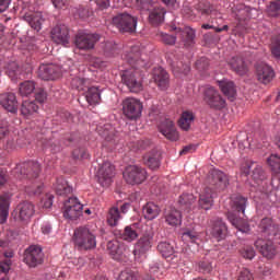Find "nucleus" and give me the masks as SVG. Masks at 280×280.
<instances>
[{"instance_id":"47","label":"nucleus","mask_w":280,"mask_h":280,"mask_svg":"<svg viewBox=\"0 0 280 280\" xmlns=\"http://www.w3.org/2000/svg\"><path fill=\"white\" fill-rule=\"evenodd\" d=\"M182 240L186 244H196L199 241V233L195 230H185L182 232Z\"/></svg>"},{"instance_id":"61","label":"nucleus","mask_w":280,"mask_h":280,"mask_svg":"<svg viewBox=\"0 0 280 280\" xmlns=\"http://www.w3.org/2000/svg\"><path fill=\"white\" fill-rule=\"evenodd\" d=\"M10 133L9 121L0 119V140H3Z\"/></svg>"},{"instance_id":"60","label":"nucleus","mask_w":280,"mask_h":280,"mask_svg":"<svg viewBox=\"0 0 280 280\" xmlns=\"http://www.w3.org/2000/svg\"><path fill=\"white\" fill-rule=\"evenodd\" d=\"M213 267L209 260H200V262L197 266V270L201 273H210L212 271Z\"/></svg>"},{"instance_id":"54","label":"nucleus","mask_w":280,"mask_h":280,"mask_svg":"<svg viewBox=\"0 0 280 280\" xmlns=\"http://www.w3.org/2000/svg\"><path fill=\"white\" fill-rule=\"evenodd\" d=\"M139 277L140 275L138 271L126 269L119 273L118 280H138Z\"/></svg>"},{"instance_id":"11","label":"nucleus","mask_w":280,"mask_h":280,"mask_svg":"<svg viewBox=\"0 0 280 280\" xmlns=\"http://www.w3.org/2000/svg\"><path fill=\"white\" fill-rule=\"evenodd\" d=\"M96 130L98 136L105 140V142H103L105 148L113 149L118 144L119 140L116 129L110 124L98 125Z\"/></svg>"},{"instance_id":"2","label":"nucleus","mask_w":280,"mask_h":280,"mask_svg":"<svg viewBox=\"0 0 280 280\" xmlns=\"http://www.w3.org/2000/svg\"><path fill=\"white\" fill-rule=\"evenodd\" d=\"M75 246L80 250H92L96 247V235L88 226H79L73 234Z\"/></svg>"},{"instance_id":"36","label":"nucleus","mask_w":280,"mask_h":280,"mask_svg":"<svg viewBox=\"0 0 280 280\" xmlns=\"http://www.w3.org/2000/svg\"><path fill=\"white\" fill-rule=\"evenodd\" d=\"M247 207V198L241 195H234L231 197V209L233 212L245 214Z\"/></svg>"},{"instance_id":"15","label":"nucleus","mask_w":280,"mask_h":280,"mask_svg":"<svg viewBox=\"0 0 280 280\" xmlns=\"http://www.w3.org/2000/svg\"><path fill=\"white\" fill-rule=\"evenodd\" d=\"M107 250L109 252L110 258L115 261H118L120 264H126L129 261V252H127L125 246L120 245L118 242H107Z\"/></svg>"},{"instance_id":"14","label":"nucleus","mask_w":280,"mask_h":280,"mask_svg":"<svg viewBox=\"0 0 280 280\" xmlns=\"http://www.w3.org/2000/svg\"><path fill=\"white\" fill-rule=\"evenodd\" d=\"M209 187L214 190H224L229 184L230 179L229 176L219 170H212L208 177Z\"/></svg>"},{"instance_id":"33","label":"nucleus","mask_w":280,"mask_h":280,"mask_svg":"<svg viewBox=\"0 0 280 280\" xmlns=\"http://www.w3.org/2000/svg\"><path fill=\"white\" fill-rule=\"evenodd\" d=\"M164 218L170 226H178L182 223V213L175 208H167L164 212Z\"/></svg>"},{"instance_id":"7","label":"nucleus","mask_w":280,"mask_h":280,"mask_svg":"<svg viewBox=\"0 0 280 280\" xmlns=\"http://www.w3.org/2000/svg\"><path fill=\"white\" fill-rule=\"evenodd\" d=\"M143 105L140 100L127 97L122 101V114L129 120H137L141 117Z\"/></svg>"},{"instance_id":"64","label":"nucleus","mask_w":280,"mask_h":280,"mask_svg":"<svg viewBox=\"0 0 280 280\" xmlns=\"http://www.w3.org/2000/svg\"><path fill=\"white\" fill-rule=\"evenodd\" d=\"M237 280H255L253 273L248 269H243L237 276Z\"/></svg>"},{"instance_id":"1","label":"nucleus","mask_w":280,"mask_h":280,"mask_svg":"<svg viewBox=\"0 0 280 280\" xmlns=\"http://www.w3.org/2000/svg\"><path fill=\"white\" fill-rule=\"evenodd\" d=\"M124 59L132 69L126 70L121 74V82L130 93L138 94L143 91V84L138 70L147 67V60L142 58L140 48L135 46L124 56Z\"/></svg>"},{"instance_id":"44","label":"nucleus","mask_w":280,"mask_h":280,"mask_svg":"<svg viewBox=\"0 0 280 280\" xmlns=\"http://www.w3.org/2000/svg\"><path fill=\"white\" fill-rule=\"evenodd\" d=\"M158 252L164 257L168 258L174 255L175 248L174 245L167 241H162L158 244Z\"/></svg>"},{"instance_id":"53","label":"nucleus","mask_w":280,"mask_h":280,"mask_svg":"<svg viewBox=\"0 0 280 280\" xmlns=\"http://www.w3.org/2000/svg\"><path fill=\"white\" fill-rule=\"evenodd\" d=\"M25 191L28 196H40L43 192V184L35 182L32 185L26 186Z\"/></svg>"},{"instance_id":"17","label":"nucleus","mask_w":280,"mask_h":280,"mask_svg":"<svg viewBox=\"0 0 280 280\" xmlns=\"http://www.w3.org/2000/svg\"><path fill=\"white\" fill-rule=\"evenodd\" d=\"M98 184L103 187H109L113 183V178L115 177V166L109 162L103 163L101 167H98Z\"/></svg>"},{"instance_id":"38","label":"nucleus","mask_w":280,"mask_h":280,"mask_svg":"<svg viewBox=\"0 0 280 280\" xmlns=\"http://www.w3.org/2000/svg\"><path fill=\"white\" fill-rule=\"evenodd\" d=\"M165 20V9L164 8H154L149 13V22L153 26L161 25Z\"/></svg>"},{"instance_id":"16","label":"nucleus","mask_w":280,"mask_h":280,"mask_svg":"<svg viewBox=\"0 0 280 280\" xmlns=\"http://www.w3.org/2000/svg\"><path fill=\"white\" fill-rule=\"evenodd\" d=\"M205 102L212 108L221 110L225 108L226 102L221 96L220 92L214 88H208L205 93Z\"/></svg>"},{"instance_id":"22","label":"nucleus","mask_w":280,"mask_h":280,"mask_svg":"<svg viewBox=\"0 0 280 280\" xmlns=\"http://www.w3.org/2000/svg\"><path fill=\"white\" fill-rule=\"evenodd\" d=\"M255 246L266 258L271 259L272 257H275V255H277V247L275 246L271 237H269L268 240L258 238L255 242Z\"/></svg>"},{"instance_id":"63","label":"nucleus","mask_w":280,"mask_h":280,"mask_svg":"<svg viewBox=\"0 0 280 280\" xmlns=\"http://www.w3.org/2000/svg\"><path fill=\"white\" fill-rule=\"evenodd\" d=\"M198 10L201 12L202 15H210L212 14L214 8L210 2L199 3Z\"/></svg>"},{"instance_id":"10","label":"nucleus","mask_w":280,"mask_h":280,"mask_svg":"<svg viewBox=\"0 0 280 280\" xmlns=\"http://www.w3.org/2000/svg\"><path fill=\"white\" fill-rule=\"evenodd\" d=\"M83 206L75 197H70L63 202V218L70 221H77L82 215Z\"/></svg>"},{"instance_id":"4","label":"nucleus","mask_w":280,"mask_h":280,"mask_svg":"<svg viewBox=\"0 0 280 280\" xmlns=\"http://www.w3.org/2000/svg\"><path fill=\"white\" fill-rule=\"evenodd\" d=\"M154 244V232H144L140 238L136 242L133 247L135 259H145L148 253L152 249Z\"/></svg>"},{"instance_id":"59","label":"nucleus","mask_w":280,"mask_h":280,"mask_svg":"<svg viewBox=\"0 0 280 280\" xmlns=\"http://www.w3.org/2000/svg\"><path fill=\"white\" fill-rule=\"evenodd\" d=\"M189 70H190V67L187 63L184 65L183 62H177L173 65V72L175 74H178V73L187 74Z\"/></svg>"},{"instance_id":"24","label":"nucleus","mask_w":280,"mask_h":280,"mask_svg":"<svg viewBox=\"0 0 280 280\" xmlns=\"http://www.w3.org/2000/svg\"><path fill=\"white\" fill-rule=\"evenodd\" d=\"M51 39L56 44L67 46L69 44V30L65 24L55 26L51 31Z\"/></svg>"},{"instance_id":"41","label":"nucleus","mask_w":280,"mask_h":280,"mask_svg":"<svg viewBox=\"0 0 280 280\" xmlns=\"http://www.w3.org/2000/svg\"><path fill=\"white\" fill-rule=\"evenodd\" d=\"M178 202L189 213L192 210L194 202H196V197L192 194L184 192L179 196Z\"/></svg>"},{"instance_id":"55","label":"nucleus","mask_w":280,"mask_h":280,"mask_svg":"<svg viewBox=\"0 0 280 280\" xmlns=\"http://www.w3.org/2000/svg\"><path fill=\"white\" fill-rule=\"evenodd\" d=\"M240 255L244 259L253 260L256 257V252L253 246H244L240 249Z\"/></svg>"},{"instance_id":"9","label":"nucleus","mask_w":280,"mask_h":280,"mask_svg":"<svg viewBox=\"0 0 280 280\" xmlns=\"http://www.w3.org/2000/svg\"><path fill=\"white\" fill-rule=\"evenodd\" d=\"M35 205L31 201H24L16 206L12 215L15 221L28 223L35 215Z\"/></svg>"},{"instance_id":"37","label":"nucleus","mask_w":280,"mask_h":280,"mask_svg":"<svg viewBox=\"0 0 280 280\" xmlns=\"http://www.w3.org/2000/svg\"><path fill=\"white\" fill-rule=\"evenodd\" d=\"M10 194L3 192L0 195V221L4 223L9 217Z\"/></svg>"},{"instance_id":"26","label":"nucleus","mask_w":280,"mask_h":280,"mask_svg":"<svg viewBox=\"0 0 280 280\" xmlns=\"http://www.w3.org/2000/svg\"><path fill=\"white\" fill-rule=\"evenodd\" d=\"M23 20L36 32H39L43 30V23L45 22V18H43V13L27 12L23 15Z\"/></svg>"},{"instance_id":"3","label":"nucleus","mask_w":280,"mask_h":280,"mask_svg":"<svg viewBox=\"0 0 280 280\" xmlns=\"http://www.w3.org/2000/svg\"><path fill=\"white\" fill-rule=\"evenodd\" d=\"M175 34L176 36H171L165 33H161L160 38L162 43L166 45H174L176 42V38H179L180 43L185 47L192 46L195 40V31H192V28H188V26H186L185 28H175Z\"/></svg>"},{"instance_id":"13","label":"nucleus","mask_w":280,"mask_h":280,"mask_svg":"<svg viewBox=\"0 0 280 280\" xmlns=\"http://www.w3.org/2000/svg\"><path fill=\"white\" fill-rule=\"evenodd\" d=\"M122 176L126 183L135 185L143 183L148 177V173L144 168L140 166L130 165L126 167Z\"/></svg>"},{"instance_id":"18","label":"nucleus","mask_w":280,"mask_h":280,"mask_svg":"<svg viewBox=\"0 0 280 280\" xmlns=\"http://www.w3.org/2000/svg\"><path fill=\"white\" fill-rule=\"evenodd\" d=\"M37 75L40 78V80L45 81L58 80V78L61 75V69L59 66L54 63H43L38 68Z\"/></svg>"},{"instance_id":"56","label":"nucleus","mask_w":280,"mask_h":280,"mask_svg":"<svg viewBox=\"0 0 280 280\" xmlns=\"http://www.w3.org/2000/svg\"><path fill=\"white\" fill-rule=\"evenodd\" d=\"M270 50L275 58L280 59V36H276L271 39Z\"/></svg>"},{"instance_id":"34","label":"nucleus","mask_w":280,"mask_h":280,"mask_svg":"<svg viewBox=\"0 0 280 280\" xmlns=\"http://www.w3.org/2000/svg\"><path fill=\"white\" fill-rule=\"evenodd\" d=\"M219 89H221V92H223V95L230 101L234 102L236 98V88L234 82L223 80L219 81Z\"/></svg>"},{"instance_id":"32","label":"nucleus","mask_w":280,"mask_h":280,"mask_svg":"<svg viewBox=\"0 0 280 280\" xmlns=\"http://www.w3.org/2000/svg\"><path fill=\"white\" fill-rule=\"evenodd\" d=\"M153 80L155 84L161 89L162 91H165L168 86V74L165 69L159 67L153 69Z\"/></svg>"},{"instance_id":"48","label":"nucleus","mask_w":280,"mask_h":280,"mask_svg":"<svg viewBox=\"0 0 280 280\" xmlns=\"http://www.w3.org/2000/svg\"><path fill=\"white\" fill-rule=\"evenodd\" d=\"M120 220L121 215L119 209L116 207L110 208L109 213H107V224L109 226H117Z\"/></svg>"},{"instance_id":"52","label":"nucleus","mask_w":280,"mask_h":280,"mask_svg":"<svg viewBox=\"0 0 280 280\" xmlns=\"http://www.w3.org/2000/svg\"><path fill=\"white\" fill-rule=\"evenodd\" d=\"M151 145V140H136L135 142H129V149L131 151L145 150Z\"/></svg>"},{"instance_id":"12","label":"nucleus","mask_w":280,"mask_h":280,"mask_svg":"<svg viewBox=\"0 0 280 280\" xmlns=\"http://www.w3.org/2000/svg\"><path fill=\"white\" fill-rule=\"evenodd\" d=\"M252 171V178L257 186H260L264 180L267 178L266 173L258 163L255 162H246L241 167V173L245 176H248Z\"/></svg>"},{"instance_id":"51","label":"nucleus","mask_w":280,"mask_h":280,"mask_svg":"<svg viewBox=\"0 0 280 280\" xmlns=\"http://www.w3.org/2000/svg\"><path fill=\"white\" fill-rule=\"evenodd\" d=\"M5 260H0V273H8L11 268V258L13 257V252L4 253Z\"/></svg>"},{"instance_id":"19","label":"nucleus","mask_w":280,"mask_h":280,"mask_svg":"<svg viewBox=\"0 0 280 280\" xmlns=\"http://www.w3.org/2000/svg\"><path fill=\"white\" fill-rule=\"evenodd\" d=\"M100 40L98 35L79 33L75 37V46L80 50H91L95 47V44Z\"/></svg>"},{"instance_id":"28","label":"nucleus","mask_w":280,"mask_h":280,"mask_svg":"<svg viewBox=\"0 0 280 280\" xmlns=\"http://www.w3.org/2000/svg\"><path fill=\"white\" fill-rule=\"evenodd\" d=\"M226 219L241 233H249L250 232V226H249L248 222L245 221L243 218L237 217L236 213L229 211L226 213Z\"/></svg>"},{"instance_id":"50","label":"nucleus","mask_w":280,"mask_h":280,"mask_svg":"<svg viewBox=\"0 0 280 280\" xmlns=\"http://www.w3.org/2000/svg\"><path fill=\"white\" fill-rule=\"evenodd\" d=\"M72 89H77L79 92H83L84 89H88L90 86V81L84 78L75 77L71 81Z\"/></svg>"},{"instance_id":"35","label":"nucleus","mask_w":280,"mask_h":280,"mask_svg":"<svg viewBox=\"0 0 280 280\" xmlns=\"http://www.w3.org/2000/svg\"><path fill=\"white\" fill-rule=\"evenodd\" d=\"M161 214V208L154 202H148L142 207V215L148 221H153Z\"/></svg>"},{"instance_id":"46","label":"nucleus","mask_w":280,"mask_h":280,"mask_svg":"<svg viewBox=\"0 0 280 280\" xmlns=\"http://www.w3.org/2000/svg\"><path fill=\"white\" fill-rule=\"evenodd\" d=\"M192 121H194L192 112L186 110L182 114V117L178 120V125L180 129H183L184 131H188Z\"/></svg>"},{"instance_id":"57","label":"nucleus","mask_w":280,"mask_h":280,"mask_svg":"<svg viewBox=\"0 0 280 280\" xmlns=\"http://www.w3.org/2000/svg\"><path fill=\"white\" fill-rule=\"evenodd\" d=\"M20 72L21 70L16 62L10 63L7 69V74L9 75V78H11V80H15L16 78H19Z\"/></svg>"},{"instance_id":"27","label":"nucleus","mask_w":280,"mask_h":280,"mask_svg":"<svg viewBox=\"0 0 280 280\" xmlns=\"http://www.w3.org/2000/svg\"><path fill=\"white\" fill-rule=\"evenodd\" d=\"M115 236H118L120 240L125 242L131 243L139 237L137 225L136 224L127 225L122 231L115 230Z\"/></svg>"},{"instance_id":"42","label":"nucleus","mask_w":280,"mask_h":280,"mask_svg":"<svg viewBox=\"0 0 280 280\" xmlns=\"http://www.w3.org/2000/svg\"><path fill=\"white\" fill-rule=\"evenodd\" d=\"M55 190L57 196H69L73 191L72 187L63 178L57 179Z\"/></svg>"},{"instance_id":"8","label":"nucleus","mask_w":280,"mask_h":280,"mask_svg":"<svg viewBox=\"0 0 280 280\" xmlns=\"http://www.w3.org/2000/svg\"><path fill=\"white\" fill-rule=\"evenodd\" d=\"M23 261L30 268H36L45 261V254H43V248L38 245H31L24 252Z\"/></svg>"},{"instance_id":"20","label":"nucleus","mask_w":280,"mask_h":280,"mask_svg":"<svg viewBox=\"0 0 280 280\" xmlns=\"http://www.w3.org/2000/svg\"><path fill=\"white\" fill-rule=\"evenodd\" d=\"M258 232L265 237H275L279 234V225L271 218H264L258 225Z\"/></svg>"},{"instance_id":"58","label":"nucleus","mask_w":280,"mask_h":280,"mask_svg":"<svg viewBox=\"0 0 280 280\" xmlns=\"http://www.w3.org/2000/svg\"><path fill=\"white\" fill-rule=\"evenodd\" d=\"M268 14L272 18L280 15V0L272 1L268 7Z\"/></svg>"},{"instance_id":"40","label":"nucleus","mask_w":280,"mask_h":280,"mask_svg":"<svg viewBox=\"0 0 280 280\" xmlns=\"http://www.w3.org/2000/svg\"><path fill=\"white\" fill-rule=\"evenodd\" d=\"M143 160L144 164L151 170H156L161 166V154L156 151L147 154Z\"/></svg>"},{"instance_id":"5","label":"nucleus","mask_w":280,"mask_h":280,"mask_svg":"<svg viewBox=\"0 0 280 280\" xmlns=\"http://www.w3.org/2000/svg\"><path fill=\"white\" fill-rule=\"evenodd\" d=\"M112 23L120 33H133L137 30L138 18L122 12L115 15Z\"/></svg>"},{"instance_id":"25","label":"nucleus","mask_w":280,"mask_h":280,"mask_svg":"<svg viewBox=\"0 0 280 280\" xmlns=\"http://www.w3.org/2000/svg\"><path fill=\"white\" fill-rule=\"evenodd\" d=\"M160 132L170 141L178 140V132L176 131L173 120L166 118L159 126Z\"/></svg>"},{"instance_id":"49","label":"nucleus","mask_w":280,"mask_h":280,"mask_svg":"<svg viewBox=\"0 0 280 280\" xmlns=\"http://www.w3.org/2000/svg\"><path fill=\"white\" fill-rule=\"evenodd\" d=\"M235 18L240 21H246L252 18V9L245 4H240L235 12Z\"/></svg>"},{"instance_id":"23","label":"nucleus","mask_w":280,"mask_h":280,"mask_svg":"<svg viewBox=\"0 0 280 280\" xmlns=\"http://www.w3.org/2000/svg\"><path fill=\"white\" fill-rule=\"evenodd\" d=\"M0 105L3 109L11 114H16L19 109V102L15 93L7 92L0 95Z\"/></svg>"},{"instance_id":"43","label":"nucleus","mask_w":280,"mask_h":280,"mask_svg":"<svg viewBox=\"0 0 280 280\" xmlns=\"http://www.w3.org/2000/svg\"><path fill=\"white\" fill-rule=\"evenodd\" d=\"M85 97H86L88 103L91 106L98 105L101 102V92H100L98 88H96V86L89 88Z\"/></svg>"},{"instance_id":"45","label":"nucleus","mask_w":280,"mask_h":280,"mask_svg":"<svg viewBox=\"0 0 280 280\" xmlns=\"http://www.w3.org/2000/svg\"><path fill=\"white\" fill-rule=\"evenodd\" d=\"M36 90V84L34 81H24L19 86V94L22 97H27L34 93Z\"/></svg>"},{"instance_id":"39","label":"nucleus","mask_w":280,"mask_h":280,"mask_svg":"<svg viewBox=\"0 0 280 280\" xmlns=\"http://www.w3.org/2000/svg\"><path fill=\"white\" fill-rule=\"evenodd\" d=\"M38 109L39 106L34 101L26 100L22 103L21 114L24 117L30 118L31 116L37 114Z\"/></svg>"},{"instance_id":"30","label":"nucleus","mask_w":280,"mask_h":280,"mask_svg":"<svg viewBox=\"0 0 280 280\" xmlns=\"http://www.w3.org/2000/svg\"><path fill=\"white\" fill-rule=\"evenodd\" d=\"M199 208L205 211L211 210L213 207V190L210 187H206L199 196Z\"/></svg>"},{"instance_id":"31","label":"nucleus","mask_w":280,"mask_h":280,"mask_svg":"<svg viewBox=\"0 0 280 280\" xmlns=\"http://www.w3.org/2000/svg\"><path fill=\"white\" fill-rule=\"evenodd\" d=\"M229 66L238 75H245L248 72V66L244 58L241 56L231 58Z\"/></svg>"},{"instance_id":"21","label":"nucleus","mask_w":280,"mask_h":280,"mask_svg":"<svg viewBox=\"0 0 280 280\" xmlns=\"http://www.w3.org/2000/svg\"><path fill=\"white\" fill-rule=\"evenodd\" d=\"M256 75L258 82L262 84H270L275 78V70L269 65L261 62L256 65Z\"/></svg>"},{"instance_id":"62","label":"nucleus","mask_w":280,"mask_h":280,"mask_svg":"<svg viewBox=\"0 0 280 280\" xmlns=\"http://www.w3.org/2000/svg\"><path fill=\"white\" fill-rule=\"evenodd\" d=\"M156 0H137V5L143 11H151Z\"/></svg>"},{"instance_id":"6","label":"nucleus","mask_w":280,"mask_h":280,"mask_svg":"<svg viewBox=\"0 0 280 280\" xmlns=\"http://www.w3.org/2000/svg\"><path fill=\"white\" fill-rule=\"evenodd\" d=\"M42 171L40 164L37 162H24L14 167L12 171L14 177L18 179H32L37 178L39 176V173Z\"/></svg>"},{"instance_id":"29","label":"nucleus","mask_w":280,"mask_h":280,"mask_svg":"<svg viewBox=\"0 0 280 280\" xmlns=\"http://www.w3.org/2000/svg\"><path fill=\"white\" fill-rule=\"evenodd\" d=\"M211 235L218 242L224 240L228 236V226L222 219H217L212 222Z\"/></svg>"}]
</instances>
